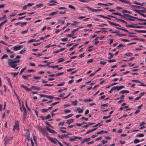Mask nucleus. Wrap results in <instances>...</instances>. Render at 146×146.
<instances>
[{"mask_svg":"<svg viewBox=\"0 0 146 146\" xmlns=\"http://www.w3.org/2000/svg\"><path fill=\"white\" fill-rule=\"evenodd\" d=\"M19 72L17 73L12 72L11 73V74L13 75L15 77L16 76L18 75V74H19Z\"/></svg>","mask_w":146,"mask_h":146,"instance_id":"37","label":"nucleus"},{"mask_svg":"<svg viewBox=\"0 0 146 146\" xmlns=\"http://www.w3.org/2000/svg\"><path fill=\"white\" fill-rule=\"evenodd\" d=\"M45 123L48 126H49V127H51V128H53V127L49 123V122H48L47 121H46V122H45Z\"/></svg>","mask_w":146,"mask_h":146,"instance_id":"51","label":"nucleus"},{"mask_svg":"<svg viewBox=\"0 0 146 146\" xmlns=\"http://www.w3.org/2000/svg\"><path fill=\"white\" fill-rule=\"evenodd\" d=\"M125 26L127 27H129L131 28H141L144 27V26H135L133 25H126Z\"/></svg>","mask_w":146,"mask_h":146,"instance_id":"5","label":"nucleus"},{"mask_svg":"<svg viewBox=\"0 0 146 146\" xmlns=\"http://www.w3.org/2000/svg\"><path fill=\"white\" fill-rule=\"evenodd\" d=\"M108 23L111 25H112V26L115 25V26H119V27H121V26L120 25H119L118 24H117L115 23H114L111 22V21H108Z\"/></svg>","mask_w":146,"mask_h":146,"instance_id":"8","label":"nucleus"},{"mask_svg":"<svg viewBox=\"0 0 146 146\" xmlns=\"http://www.w3.org/2000/svg\"><path fill=\"white\" fill-rule=\"evenodd\" d=\"M27 24V23L26 22H22L21 23V26H23L25 25H26Z\"/></svg>","mask_w":146,"mask_h":146,"instance_id":"59","label":"nucleus"},{"mask_svg":"<svg viewBox=\"0 0 146 146\" xmlns=\"http://www.w3.org/2000/svg\"><path fill=\"white\" fill-rule=\"evenodd\" d=\"M93 61V59H91L90 60H88L87 61V64H89V63H91V62H92Z\"/></svg>","mask_w":146,"mask_h":146,"instance_id":"55","label":"nucleus"},{"mask_svg":"<svg viewBox=\"0 0 146 146\" xmlns=\"http://www.w3.org/2000/svg\"><path fill=\"white\" fill-rule=\"evenodd\" d=\"M103 10L101 9H93V11L97 12L98 11H102Z\"/></svg>","mask_w":146,"mask_h":146,"instance_id":"41","label":"nucleus"},{"mask_svg":"<svg viewBox=\"0 0 146 146\" xmlns=\"http://www.w3.org/2000/svg\"><path fill=\"white\" fill-rule=\"evenodd\" d=\"M141 96H142V95H141V96H138V97H137L134 100V101H137V100H139V99H140V98L141 97Z\"/></svg>","mask_w":146,"mask_h":146,"instance_id":"47","label":"nucleus"},{"mask_svg":"<svg viewBox=\"0 0 146 146\" xmlns=\"http://www.w3.org/2000/svg\"><path fill=\"white\" fill-rule=\"evenodd\" d=\"M73 114H70L68 115L64 116L63 117V118L66 119H67L68 118H69L71 117H72L73 116Z\"/></svg>","mask_w":146,"mask_h":146,"instance_id":"25","label":"nucleus"},{"mask_svg":"<svg viewBox=\"0 0 146 146\" xmlns=\"http://www.w3.org/2000/svg\"><path fill=\"white\" fill-rule=\"evenodd\" d=\"M26 51L25 49V48H23V49H22V50L20 51V53L21 54H23L25 53Z\"/></svg>","mask_w":146,"mask_h":146,"instance_id":"36","label":"nucleus"},{"mask_svg":"<svg viewBox=\"0 0 146 146\" xmlns=\"http://www.w3.org/2000/svg\"><path fill=\"white\" fill-rule=\"evenodd\" d=\"M35 40L36 39H32L29 40L28 41V42L29 43H31L34 42H35Z\"/></svg>","mask_w":146,"mask_h":146,"instance_id":"48","label":"nucleus"},{"mask_svg":"<svg viewBox=\"0 0 146 146\" xmlns=\"http://www.w3.org/2000/svg\"><path fill=\"white\" fill-rule=\"evenodd\" d=\"M31 88L32 89H33L34 90H39L41 89V88L40 87H38L36 86H32L31 87Z\"/></svg>","mask_w":146,"mask_h":146,"instance_id":"10","label":"nucleus"},{"mask_svg":"<svg viewBox=\"0 0 146 146\" xmlns=\"http://www.w3.org/2000/svg\"><path fill=\"white\" fill-rule=\"evenodd\" d=\"M73 121L74 119H70L67 120L66 122V123L68 124H70L71 123L73 122Z\"/></svg>","mask_w":146,"mask_h":146,"instance_id":"17","label":"nucleus"},{"mask_svg":"<svg viewBox=\"0 0 146 146\" xmlns=\"http://www.w3.org/2000/svg\"><path fill=\"white\" fill-rule=\"evenodd\" d=\"M82 28H83L82 27H79V28H77V29H73V31L71 32V33H73L77 31L78 30V29H79Z\"/></svg>","mask_w":146,"mask_h":146,"instance_id":"30","label":"nucleus"},{"mask_svg":"<svg viewBox=\"0 0 146 146\" xmlns=\"http://www.w3.org/2000/svg\"><path fill=\"white\" fill-rule=\"evenodd\" d=\"M4 140L5 142H9L10 141L9 138L7 136L5 138Z\"/></svg>","mask_w":146,"mask_h":146,"instance_id":"22","label":"nucleus"},{"mask_svg":"<svg viewBox=\"0 0 146 146\" xmlns=\"http://www.w3.org/2000/svg\"><path fill=\"white\" fill-rule=\"evenodd\" d=\"M113 88H114V89H115V90H117L118 91L120 90V89H119V86H114Z\"/></svg>","mask_w":146,"mask_h":146,"instance_id":"52","label":"nucleus"},{"mask_svg":"<svg viewBox=\"0 0 146 146\" xmlns=\"http://www.w3.org/2000/svg\"><path fill=\"white\" fill-rule=\"evenodd\" d=\"M108 16L109 17H111L112 18H114L115 19H116V20L119 21L121 22H122L123 23H124V22H125V21L123 20H122V19H116V17H114V16H112V15H108Z\"/></svg>","mask_w":146,"mask_h":146,"instance_id":"11","label":"nucleus"},{"mask_svg":"<svg viewBox=\"0 0 146 146\" xmlns=\"http://www.w3.org/2000/svg\"><path fill=\"white\" fill-rule=\"evenodd\" d=\"M64 61V59L63 57L61 58L58 59V63H60Z\"/></svg>","mask_w":146,"mask_h":146,"instance_id":"23","label":"nucleus"},{"mask_svg":"<svg viewBox=\"0 0 146 146\" xmlns=\"http://www.w3.org/2000/svg\"><path fill=\"white\" fill-rule=\"evenodd\" d=\"M39 130L41 131V133L42 135L46 136L47 137V136H48V133L45 129L40 127L39 129Z\"/></svg>","mask_w":146,"mask_h":146,"instance_id":"2","label":"nucleus"},{"mask_svg":"<svg viewBox=\"0 0 146 146\" xmlns=\"http://www.w3.org/2000/svg\"><path fill=\"white\" fill-rule=\"evenodd\" d=\"M124 55L131 56L133 55V54L132 53L127 52V53H125L124 54Z\"/></svg>","mask_w":146,"mask_h":146,"instance_id":"27","label":"nucleus"},{"mask_svg":"<svg viewBox=\"0 0 146 146\" xmlns=\"http://www.w3.org/2000/svg\"><path fill=\"white\" fill-rule=\"evenodd\" d=\"M81 119H85L86 121L88 120V118H86L85 117H81Z\"/></svg>","mask_w":146,"mask_h":146,"instance_id":"62","label":"nucleus"},{"mask_svg":"<svg viewBox=\"0 0 146 146\" xmlns=\"http://www.w3.org/2000/svg\"><path fill=\"white\" fill-rule=\"evenodd\" d=\"M46 129L49 132L52 133L54 130L51 129L48 127H46Z\"/></svg>","mask_w":146,"mask_h":146,"instance_id":"18","label":"nucleus"},{"mask_svg":"<svg viewBox=\"0 0 146 146\" xmlns=\"http://www.w3.org/2000/svg\"><path fill=\"white\" fill-rule=\"evenodd\" d=\"M51 117V116L50 115V114H48L46 117V119H50Z\"/></svg>","mask_w":146,"mask_h":146,"instance_id":"64","label":"nucleus"},{"mask_svg":"<svg viewBox=\"0 0 146 146\" xmlns=\"http://www.w3.org/2000/svg\"><path fill=\"white\" fill-rule=\"evenodd\" d=\"M108 141H105L104 140H102V143L103 144H104L106 143H108Z\"/></svg>","mask_w":146,"mask_h":146,"instance_id":"63","label":"nucleus"},{"mask_svg":"<svg viewBox=\"0 0 146 146\" xmlns=\"http://www.w3.org/2000/svg\"><path fill=\"white\" fill-rule=\"evenodd\" d=\"M43 5V4L42 3H39L38 4L36 5V7L39 8L41 6H42Z\"/></svg>","mask_w":146,"mask_h":146,"instance_id":"39","label":"nucleus"},{"mask_svg":"<svg viewBox=\"0 0 146 146\" xmlns=\"http://www.w3.org/2000/svg\"><path fill=\"white\" fill-rule=\"evenodd\" d=\"M57 12H58V11L52 12L50 14H49V15L51 16V15H54L56 14Z\"/></svg>","mask_w":146,"mask_h":146,"instance_id":"49","label":"nucleus"},{"mask_svg":"<svg viewBox=\"0 0 146 146\" xmlns=\"http://www.w3.org/2000/svg\"><path fill=\"white\" fill-rule=\"evenodd\" d=\"M48 110L46 109H42V111L43 112H46Z\"/></svg>","mask_w":146,"mask_h":146,"instance_id":"54","label":"nucleus"},{"mask_svg":"<svg viewBox=\"0 0 146 146\" xmlns=\"http://www.w3.org/2000/svg\"><path fill=\"white\" fill-rule=\"evenodd\" d=\"M92 100L90 99H85L83 101L84 102H90L92 101Z\"/></svg>","mask_w":146,"mask_h":146,"instance_id":"34","label":"nucleus"},{"mask_svg":"<svg viewBox=\"0 0 146 146\" xmlns=\"http://www.w3.org/2000/svg\"><path fill=\"white\" fill-rule=\"evenodd\" d=\"M129 92V91L127 90H122L120 92V94H124V93H128Z\"/></svg>","mask_w":146,"mask_h":146,"instance_id":"19","label":"nucleus"},{"mask_svg":"<svg viewBox=\"0 0 146 146\" xmlns=\"http://www.w3.org/2000/svg\"><path fill=\"white\" fill-rule=\"evenodd\" d=\"M140 141L138 139H136L134 141V143H137L140 142Z\"/></svg>","mask_w":146,"mask_h":146,"instance_id":"35","label":"nucleus"},{"mask_svg":"<svg viewBox=\"0 0 146 146\" xmlns=\"http://www.w3.org/2000/svg\"><path fill=\"white\" fill-rule=\"evenodd\" d=\"M64 73V72H61V73H58V74H56L55 75V76H60V75L63 74Z\"/></svg>","mask_w":146,"mask_h":146,"instance_id":"50","label":"nucleus"},{"mask_svg":"<svg viewBox=\"0 0 146 146\" xmlns=\"http://www.w3.org/2000/svg\"><path fill=\"white\" fill-rule=\"evenodd\" d=\"M132 40H139L143 42H144L145 41V39H144L141 38V39H139L138 38H134L132 39Z\"/></svg>","mask_w":146,"mask_h":146,"instance_id":"21","label":"nucleus"},{"mask_svg":"<svg viewBox=\"0 0 146 146\" xmlns=\"http://www.w3.org/2000/svg\"><path fill=\"white\" fill-rule=\"evenodd\" d=\"M144 136V135L142 133L138 134L137 135L136 137H142Z\"/></svg>","mask_w":146,"mask_h":146,"instance_id":"32","label":"nucleus"},{"mask_svg":"<svg viewBox=\"0 0 146 146\" xmlns=\"http://www.w3.org/2000/svg\"><path fill=\"white\" fill-rule=\"evenodd\" d=\"M143 8H142V9H143L144 10H137L136 9H134V11L135 12H136V11H137L138 12H141L143 13H146V9L144 7H143Z\"/></svg>","mask_w":146,"mask_h":146,"instance_id":"9","label":"nucleus"},{"mask_svg":"<svg viewBox=\"0 0 146 146\" xmlns=\"http://www.w3.org/2000/svg\"><path fill=\"white\" fill-rule=\"evenodd\" d=\"M47 98H49L50 99H53L54 98V97L53 96H50L47 95Z\"/></svg>","mask_w":146,"mask_h":146,"instance_id":"60","label":"nucleus"},{"mask_svg":"<svg viewBox=\"0 0 146 146\" xmlns=\"http://www.w3.org/2000/svg\"><path fill=\"white\" fill-rule=\"evenodd\" d=\"M71 111L68 109H66L64 110V112L65 113H68L70 112Z\"/></svg>","mask_w":146,"mask_h":146,"instance_id":"45","label":"nucleus"},{"mask_svg":"<svg viewBox=\"0 0 146 146\" xmlns=\"http://www.w3.org/2000/svg\"><path fill=\"white\" fill-rule=\"evenodd\" d=\"M8 57V56L6 54H5L1 57V60H3L4 58H7Z\"/></svg>","mask_w":146,"mask_h":146,"instance_id":"28","label":"nucleus"},{"mask_svg":"<svg viewBox=\"0 0 146 146\" xmlns=\"http://www.w3.org/2000/svg\"><path fill=\"white\" fill-rule=\"evenodd\" d=\"M137 11L135 12L136 13H138L139 14L141 15L142 16L144 17H146V15L143 13H141L140 12H138Z\"/></svg>","mask_w":146,"mask_h":146,"instance_id":"24","label":"nucleus"},{"mask_svg":"<svg viewBox=\"0 0 146 146\" xmlns=\"http://www.w3.org/2000/svg\"><path fill=\"white\" fill-rule=\"evenodd\" d=\"M134 31L138 33H143V30H138L134 29Z\"/></svg>","mask_w":146,"mask_h":146,"instance_id":"42","label":"nucleus"},{"mask_svg":"<svg viewBox=\"0 0 146 146\" xmlns=\"http://www.w3.org/2000/svg\"><path fill=\"white\" fill-rule=\"evenodd\" d=\"M9 60H10V59H8V63L9 65L12 68H15L16 66H17V64H15L14 63H11V64H10V62H11V61H9Z\"/></svg>","mask_w":146,"mask_h":146,"instance_id":"4","label":"nucleus"},{"mask_svg":"<svg viewBox=\"0 0 146 146\" xmlns=\"http://www.w3.org/2000/svg\"><path fill=\"white\" fill-rule=\"evenodd\" d=\"M47 138L52 143L55 144H56L57 142L55 141V140L56 141V140H57L56 138H52L49 137L48 136H47Z\"/></svg>","mask_w":146,"mask_h":146,"instance_id":"6","label":"nucleus"},{"mask_svg":"<svg viewBox=\"0 0 146 146\" xmlns=\"http://www.w3.org/2000/svg\"><path fill=\"white\" fill-rule=\"evenodd\" d=\"M22 77L23 78H24L25 79L28 80V77L27 75L25 76V75H23L22 76Z\"/></svg>","mask_w":146,"mask_h":146,"instance_id":"58","label":"nucleus"},{"mask_svg":"<svg viewBox=\"0 0 146 146\" xmlns=\"http://www.w3.org/2000/svg\"><path fill=\"white\" fill-rule=\"evenodd\" d=\"M106 63V61H101L100 62V63L101 64H102V65H104Z\"/></svg>","mask_w":146,"mask_h":146,"instance_id":"40","label":"nucleus"},{"mask_svg":"<svg viewBox=\"0 0 146 146\" xmlns=\"http://www.w3.org/2000/svg\"><path fill=\"white\" fill-rule=\"evenodd\" d=\"M66 49V48H62L59 50H58L56 51H54L53 52V53H57L60 51H62Z\"/></svg>","mask_w":146,"mask_h":146,"instance_id":"15","label":"nucleus"},{"mask_svg":"<svg viewBox=\"0 0 146 146\" xmlns=\"http://www.w3.org/2000/svg\"><path fill=\"white\" fill-rule=\"evenodd\" d=\"M108 54L110 55V56L108 57V59H110L113 57V55L112 53L110 52L108 53Z\"/></svg>","mask_w":146,"mask_h":146,"instance_id":"29","label":"nucleus"},{"mask_svg":"<svg viewBox=\"0 0 146 146\" xmlns=\"http://www.w3.org/2000/svg\"><path fill=\"white\" fill-rule=\"evenodd\" d=\"M23 110H24L23 116H26L27 114V110L23 104Z\"/></svg>","mask_w":146,"mask_h":146,"instance_id":"14","label":"nucleus"},{"mask_svg":"<svg viewBox=\"0 0 146 146\" xmlns=\"http://www.w3.org/2000/svg\"><path fill=\"white\" fill-rule=\"evenodd\" d=\"M125 46V44H119L117 47V48H119V47H123Z\"/></svg>","mask_w":146,"mask_h":146,"instance_id":"33","label":"nucleus"},{"mask_svg":"<svg viewBox=\"0 0 146 146\" xmlns=\"http://www.w3.org/2000/svg\"><path fill=\"white\" fill-rule=\"evenodd\" d=\"M130 6L132 7H134V8H137L139 9H142L144 8L143 7L141 6L135 5H130Z\"/></svg>","mask_w":146,"mask_h":146,"instance_id":"16","label":"nucleus"},{"mask_svg":"<svg viewBox=\"0 0 146 146\" xmlns=\"http://www.w3.org/2000/svg\"><path fill=\"white\" fill-rule=\"evenodd\" d=\"M116 61V60L115 59H112V60H108V62H115Z\"/></svg>","mask_w":146,"mask_h":146,"instance_id":"61","label":"nucleus"},{"mask_svg":"<svg viewBox=\"0 0 146 146\" xmlns=\"http://www.w3.org/2000/svg\"><path fill=\"white\" fill-rule=\"evenodd\" d=\"M26 69V68H23L22 69L21 71H20V73H19V74L20 75H21V74Z\"/></svg>","mask_w":146,"mask_h":146,"instance_id":"38","label":"nucleus"},{"mask_svg":"<svg viewBox=\"0 0 146 146\" xmlns=\"http://www.w3.org/2000/svg\"><path fill=\"white\" fill-rule=\"evenodd\" d=\"M54 85L53 84H45L44 86H54Z\"/></svg>","mask_w":146,"mask_h":146,"instance_id":"46","label":"nucleus"},{"mask_svg":"<svg viewBox=\"0 0 146 146\" xmlns=\"http://www.w3.org/2000/svg\"><path fill=\"white\" fill-rule=\"evenodd\" d=\"M23 47V46L21 45H19L18 46H15L12 48L14 51H17L21 49Z\"/></svg>","mask_w":146,"mask_h":146,"instance_id":"7","label":"nucleus"},{"mask_svg":"<svg viewBox=\"0 0 146 146\" xmlns=\"http://www.w3.org/2000/svg\"><path fill=\"white\" fill-rule=\"evenodd\" d=\"M20 62V60H15L13 61H11V62H10V64H11V63H14L15 64H16L17 63L19 62Z\"/></svg>","mask_w":146,"mask_h":146,"instance_id":"20","label":"nucleus"},{"mask_svg":"<svg viewBox=\"0 0 146 146\" xmlns=\"http://www.w3.org/2000/svg\"><path fill=\"white\" fill-rule=\"evenodd\" d=\"M7 21V20H5L3 21L0 24V29H1V26L3 25V24H4Z\"/></svg>","mask_w":146,"mask_h":146,"instance_id":"26","label":"nucleus"},{"mask_svg":"<svg viewBox=\"0 0 146 146\" xmlns=\"http://www.w3.org/2000/svg\"><path fill=\"white\" fill-rule=\"evenodd\" d=\"M21 87L24 88L26 91H30L31 90L30 89L26 87L25 85L22 84L21 85Z\"/></svg>","mask_w":146,"mask_h":146,"instance_id":"12","label":"nucleus"},{"mask_svg":"<svg viewBox=\"0 0 146 146\" xmlns=\"http://www.w3.org/2000/svg\"><path fill=\"white\" fill-rule=\"evenodd\" d=\"M73 22L74 23H72L71 25H73L74 26L79 23L78 22H76L75 21H73Z\"/></svg>","mask_w":146,"mask_h":146,"instance_id":"53","label":"nucleus"},{"mask_svg":"<svg viewBox=\"0 0 146 146\" xmlns=\"http://www.w3.org/2000/svg\"><path fill=\"white\" fill-rule=\"evenodd\" d=\"M26 138L29 141L30 139V132L27 131L26 132Z\"/></svg>","mask_w":146,"mask_h":146,"instance_id":"13","label":"nucleus"},{"mask_svg":"<svg viewBox=\"0 0 146 146\" xmlns=\"http://www.w3.org/2000/svg\"><path fill=\"white\" fill-rule=\"evenodd\" d=\"M71 102L73 105L75 106L77 104L78 102L76 100H75L74 101H71Z\"/></svg>","mask_w":146,"mask_h":146,"instance_id":"31","label":"nucleus"},{"mask_svg":"<svg viewBox=\"0 0 146 146\" xmlns=\"http://www.w3.org/2000/svg\"><path fill=\"white\" fill-rule=\"evenodd\" d=\"M60 39L62 41L66 42L68 40V38H62Z\"/></svg>","mask_w":146,"mask_h":146,"instance_id":"43","label":"nucleus"},{"mask_svg":"<svg viewBox=\"0 0 146 146\" xmlns=\"http://www.w3.org/2000/svg\"><path fill=\"white\" fill-rule=\"evenodd\" d=\"M113 15H118L122 17V18L123 19H126L127 20H128L131 21H135L134 19L131 18H126L124 17V16L129 17L131 18L135 19H137L139 21H144L146 22V20L145 19H142L140 18H138L137 17H133V16L129 15L128 14H124V15H122L121 13H112Z\"/></svg>","mask_w":146,"mask_h":146,"instance_id":"1","label":"nucleus"},{"mask_svg":"<svg viewBox=\"0 0 146 146\" xmlns=\"http://www.w3.org/2000/svg\"><path fill=\"white\" fill-rule=\"evenodd\" d=\"M90 138H88L85 139L84 140L85 142H88L90 141Z\"/></svg>","mask_w":146,"mask_h":146,"instance_id":"56","label":"nucleus"},{"mask_svg":"<svg viewBox=\"0 0 146 146\" xmlns=\"http://www.w3.org/2000/svg\"><path fill=\"white\" fill-rule=\"evenodd\" d=\"M17 129V130L19 129V121H15V124L14 125V127L13 130L15 131L16 129Z\"/></svg>","mask_w":146,"mask_h":146,"instance_id":"3","label":"nucleus"},{"mask_svg":"<svg viewBox=\"0 0 146 146\" xmlns=\"http://www.w3.org/2000/svg\"><path fill=\"white\" fill-rule=\"evenodd\" d=\"M104 131L102 130L96 133L97 134H102L104 133Z\"/></svg>","mask_w":146,"mask_h":146,"instance_id":"57","label":"nucleus"},{"mask_svg":"<svg viewBox=\"0 0 146 146\" xmlns=\"http://www.w3.org/2000/svg\"><path fill=\"white\" fill-rule=\"evenodd\" d=\"M68 7L72 9L75 10V8L74 6L71 5H69L68 6Z\"/></svg>","mask_w":146,"mask_h":146,"instance_id":"44","label":"nucleus"}]
</instances>
